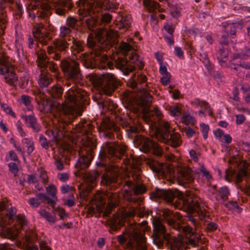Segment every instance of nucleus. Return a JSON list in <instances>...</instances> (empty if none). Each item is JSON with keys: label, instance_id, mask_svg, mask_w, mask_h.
Masks as SVG:
<instances>
[{"label": "nucleus", "instance_id": "obj_33", "mask_svg": "<svg viewBox=\"0 0 250 250\" xmlns=\"http://www.w3.org/2000/svg\"><path fill=\"white\" fill-rule=\"evenodd\" d=\"M54 164L58 170H62L64 169L63 161L64 157L61 153L56 154L54 155Z\"/></svg>", "mask_w": 250, "mask_h": 250}, {"label": "nucleus", "instance_id": "obj_12", "mask_svg": "<svg viewBox=\"0 0 250 250\" xmlns=\"http://www.w3.org/2000/svg\"><path fill=\"white\" fill-rule=\"evenodd\" d=\"M138 58L137 54L133 53L129 57V59L131 62H128L123 58H118L116 61V67L121 70L124 75H128L130 72L135 70V67L132 64V62L135 63L136 61H138Z\"/></svg>", "mask_w": 250, "mask_h": 250}, {"label": "nucleus", "instance_id": "obj_36", "mask_svg": "<svg viewBox=\"0 0 250 250\" xmlns=\"http://www.w3.org/2000/svg\"><path fill=\"white\" fill-rule=\"evenodd\" d=\"M51 81L52 79L49 77L48 74L42 72L40 75L38 83L41 87H45L50 84Z\"/></svg>", "mask_w": 250, "mask_h": 250}, {"label": "nucleus", "instance_id": "obj_26", "mask_svg": "<svg viewBox=\"0 0 250 250\" xmlns=\"http://www.w3.org/2000/svg\"><path fill=\"white\" fill-rule=\"evenodd\" d=\"M124 162L126 166H130L133 169L137 170V173L136 175L133 174V176L134 179H136L137 180H139L141 175L140 169L139 167V158H135L134 157L131 156L130 158L125 159Z\"/></svg>", "mask_w": 250, "mask_h": 250}, {"label": "nucleus", "instance_id": "obj_54", "mask_svg": "<svg viewBox=\"0 0 250 250\" xmlns=\"http://www.w3.org/2000/svg\"><path fill=\"white\" fill-rule=\"evenodd\" d=\"M85 23L88 28L92 30V28L97 24V21L94 18L89 17L85 20Z\"/></svg>", "mask_w": 250, "mask_h": 250}, {"label": "nucleus", "instance_id": "obj_64", "mask_svg": "<svg viewBox=\"0 0 250 250\" xmlns=\"http://www.w3.org/2000/svg\"><path fill=\"white\" fill-rule=\"evenodd\" d=\"M232 28H235L236 32L237 30H241L243 27V23L242 20H238L229 24Z\"/></svg>", "mask_w": 250, "mask_h": 250}, {"label": "nucleus", "instance_id": "obj_2", "mask_svg": "<svg viewBox=\"0 0 250 250\" xmlns=\"http://www.w3.org/2000/svg\"><path fill=\"white\" fill-rule=\"evenodd\" d=\"M150 229L146 221H143L141 224H131L126 228L123 234L118 236L117 240L120 244H124L126 242V236L137 245V250H145L146 240L144 234Z\"/></svg>", "mask_w": 250, "mask_h": 250}, {"label": "nucleus", "instance_id": "obj_6", "mask_svg": "<svg viewBox=\"0 0 250 250\" xmlns=\"http://www.w3.org/2000/svg\"><path fill=\"white\" fill-rule=\"evenodd\" d=\"M92 83L95 87L101 89L104 94L110 95L119 84L120 82L113 74L105 73L94 76Z\"/></svg>", "mask_w": 250, "mask_h": 250}, {"label": "nucleus", "instance_id": "obj_27", "mask_svg": "<svg viewBox=\"0 0 250 250\" xmlns=\"http://www.w3.org/2000/svg\"><path fill=\"white\" fill-rule=\"evenodd\" d=\"M93 128V125L90 122L83 120L75 126L76 132L81 133L82 134H88Z\"/></svg>", "mask_w": 250, "mask_h": 250}, {"label": "nucleus", "instance_id": "obj_32", "mask_svg": "<svg viewBox=\"0 0 250 250\" xmlns=\"http://www.w3.org/2000/svg\"><path fill=\"white\" fill-rule=\"evenodd\" d=\"M3 231L6 237L15 239L19 234V230L15 227L11 228H6L3 229Z\"/></svg>", "mask_w": 250, "mask_h": 250}, {"label": "nucleus", "instance_id": "obj_53", "mask_svg": "<svg viewBox=\"0 0 250 250\" xmlns=\"http://www.w3.org/2000/svg\"><path fill=\"white\" fill-rule=\"evenodd\" d=\"M46 192L48 194H50L53 198L56 199V192L57 188L56 187L53 185L50 184L46 188Z\"/></svg>", "mask_w": 250, "mask_h": 250}, {"label": "nucleus", "instance_id": "obj_43", "mask_svg": "<svg viewBox=\"0 0 250 250\" xmlns=\"http://www.w3.org/2000/svg\"><path fill=\"white\" fill-rule=\"evenodd\" d=\"M120 22L122 27L127 29L129 27L132 22L131 18L129 16H123L120 21Z\"/></svg>", "mask_w": 250, "mask_h": 250}, {"label": "nucleus", "instance_id": "obj_55", "mask_svg": "<svg viewBox=\"0 0 250 250\" xmlns=\"http://www.w3.org/2000/svg\"><path fill=\"white\" fill-rule=\"evenodd\" d=\"M169 112L171 116H179L181 113V109L178 106H173L170 107Z\"/></svg>", "mask_w": 250, "mask_h": 250}, {"label": "nucleus", "instance_id": "obj_37", "mask_svg": "<svg viewBox=\"0 0 250 250\" xmlns=\"http://www.w3.org/2000/svg\"><path fill=\"white\" fill-rule=\"evenodd\" d=\"M250 57V48H246L245 50L239 54H235L233 58L231 60L230 62L235 65V60L237 59H246Z\"/></svg>", "mask_w": 250, "mask_h": 250}, {"label": "nucleus", "instance_id": "obj_28", "mask_svg": "<svg viewBox=\"0 0 250 250\" xmlns=\"http://www.w3.org/2000/svg\"><path fill=\"white\" fill-rule=\"evenodd\" d=\"M37 55V62L38 66L41 68H45L49 62V60L44 50L41 49L36 52Z\"/></svg>", "mask_w": 250, "mask_h": 250}, {"label": "nucleus", "instance_id": "obj_46", "mask_svg": "<svg viewBox=\"0 0 250 250\" xmlns=\"http://www.w3.org/2000/svg\"><path fill=\"white\" fill-rule=\"evenodd\" d=\"M99 174L96 172L85 173L84 178L85 181L88 183H93L98 178Z\"/></svg>", "mask_w": 250, "mask_h": 250}, {"label": "nucleus", "instance_id": "obj_44", "mask_svg": "<svg viewBox=\"0 0 250 250\" xmlns=\"http://www.w3.org/2000/svg\"><path fill=\"white\" fill-rule=\"evenodd\" d=\"M73 46L72 48L77 51L78 52L83 51L84 48V43L81 41H77L74 38H73Z\"/></svg>", "mask_w": 250, "mask_h": 250}, {"label": "nucleus", "instance_id": "obj_31", "mask_svg": "<svg viewBox=\"0 0 250 250\" xmlns=\"http://www.w3.org/2000/svg\"><path fill=\"white\" fill-rule=\"evenodd\" d=\"M22 144L26 148V152L30 155L35 150V144L32 138H23L21 140Z\"/></svg>", "mask_w": 250, "mask_h": 250}, {"label": "nucleus", "instance_id": "obj_57", "mask_svg": "<svg viewBox=\"0 0 250 250\" xmlns=\"http://www.w3.org/2000/svg\"><path fill=\"white\" fill-rule=\"evenodd\" d=\"M62 146L63 150L70 152L74 148V143L64 141L62 143Z\"/></svg>", "mask_w": 250, "mask_h": 250}, {"label": "nucleus", "instance_id": "obj_50", "mask_svg": "<svg viewBox=\"0 0 250 250\" xmlns=\"http://www.w3.org/2000/svg\"><path fill=\"white\" fill-rule=\"evenodd\" d=\"M146 191V188L144 184H137L134 189V194L139 195L145 193Z\"/></svg>", "mask_w": 250, "mask_h": 250}, {"label": "nucleus", "instance_id": "obj_3", "mask_svg": "<svg viewBox=\"0 0 250 250\" xmlns=\"http://www.w3.org/2000/svg\"><path fill=\"white\" fill-rule=\"evenodd\" d=\"M118 36L116 30L109 29L107 31L102 28L97 29L94 41L88 40V45L93 47L91 53L96 57L101 56L104 51H106L117 42Z\"/></svg>", "mask_w": 250, "mask_h": 250}, {"label": "nucleus", "instance_id": "obj_14", "mask_svg": "<svg viewBox=\"0 0 250 250\" xmlns=\"http://www.w3.org/2000/svg\"><path fill=\"white\" fill-rule=\"evenodd\" d=\"M163 216L164 219L167 221L168 225L174 229L180 231L182 229L184 231H188L189 232H193L192 229L188 226L182 227L180 224L176 223L173 219L171 218L173 215V212L168 209H164L163 210Z\"/></svg>", "mask_w": 250, "mask_h": 250}, {"label": "nucleus", "instance_id": "obj_40", "mask_svg": "<svg viewBox=\"0 0 250 250\" xmlns=\"http://www.w3.org/2000/svg\"><path fill=\"white\" fill-rule=\"evenodd\" d=\"M153 114H154L158 118H159L161 116L162 113L158 108H155L152 113L150 114L149 113H146L145 115H143V117L144 121L147 123H149L150 122H152V120L150 117V115H153Z\"/></svg>", "mask_w": 250, "mask_h": 250}, {"label": "nucleus", "instance_id": "obj_23", "mask_svg": "<svg viewBox=\"0 0 250 250\" xmlns=\"http://www.w3.org/2000/svg\"><path fill=\"white\" fill-rule=\"evenodd\" d=\"M79 155H82V156L79 159L76 166L82 169L87 168L93 158L92 153L89 154V152H83V153H81Z\"/></svg>", "mask_w": 250, "mask_h": 250}, {"label": "nucleus", "instance_id": "obj_20", "mask_svg": "<svg viewBox=\"0 0 250 250\" xmlns=\"http://www.w3.org/2000/svg\"><path fill=\"white\" fill-rule=\"evenodd\" d=\"M109 2L108 0H82L81 2L83 6V10L90 14L94 7H103Z\"/></svg>", "mask_w": 250, "mask_h": 250}, {"label": "nucleus", "instance_id": "obj_56", "mask_svg": "<svg viewBox=\"0 0 250 250\" xmlns=\"http://www.w3.org/2000/svg\"><path fill=\"white\" fill-rule=\"evenodd\" d=\"M56 1H52L51 3L53 6L56 8V13L59 15H63L65 14V10L63 9V7H66V6H61L56 4L55 3Z\"/></svg>", "mask_w": 250, "mask_h": 250}, {"label": "nucleus", "instance_id": "obj_38", "mask_svg": "<svg viewBox=\"0 0 250 250\" xmlns=\"http://www.w3.org/2000/svg\"><path fill=\"white\" fill-rule=\"evenodd\" d=\"M50 93L54 98H59L62 96V89L61 86L55 85L52 86Z\"/></svg>", "mask_w": 250, "mask_h": 250}, {"label": "nucleus", "instance_id": "obj_48", "mask_svg": "<svg viewBox=\"0 0 250 250\" xmlns=\"http://www.w3.org/2000/svg\"><path fill=\"white\" fill-rule=\"evenodd\" d=\"M119 48L121 53L125 55L128 51L131 50L132 46L128 43L124 42L120 44Z\"/></svg>", "mask_w": 250, "mask_h": 250}, {"label": "nucleus", "instance_id": "obj_15", "mask_svg": "<svg viewBox=\"0 0 250 250\" xmlns=\"http://www.w3.org/2000/svg\"><path fill=\"white\" fill-rule=\"evenodd\" d=\"M177 179L183 185L191 183L194 179L192 169L188 167H179L177 171Z\"/></svg>", "mask_w": 250, "mask_h": 250}, {"label": "nucleus", "instance_id": "obj_58", "mask_svg": "<svg viewBox=\"0 0 250 250\" xmlns=\"http://www.w3.org/2000/svg\"><path fill=\"white\" fill-rule=\"evenodd\" d=\"M200 127L201 128V132L203 134V137L205 139H206L208 136V132L209 130V126L204 123H201L200 124Z\"/></svg>", "mask_w": 250, "mask_h": 250}, {"label": "nucleus", "instance_id": "obj_21", "mask_svg": "<svg viewBox=\"0 0 250 250\" xmlns=\"http://www.w3.org/2000/svg\"><path fill=\"white\" fill-rule=\"evenodd\" d=\"M82 147L79 150V153H83V152H89V154L92 153V152L96 147L95 140L94 138H90L89 136H83L81 140Z\"/></svg>", "mask_w": 250, "mask_h": 250}, {"label": "nucleus", "instance_id": "obj_13", "mask_svg": "<svg viewBox=\"0 0 250 250\" xmlns=\"http://www.w3.org/2000/svg\"><path fill=\"white\" fill-rule=\"evenodd\" d=\"M34 37L42 45H47L52 38L50 33L44 28L43 25L40 23L35 25L32 30Z\"/></svg>", "mask_w": 250, "mask_h": 250}, {"label": "nucleus", "instance_id": "obj_51", "mask_svg": "<svg viewBox=\"0 0 250 250\" xmlns=\"http://www.w3.org/2000/svg\"><path fill=\"white\" fill-rule=\"evenodd\" d=\"M174 197L175 194L171 190H165L163 199L168 202H171L173 201Z\"/></svg>", "mask_w": 250, "mask_h": 250}, {"label": "nucleus", "instance_id": "obj_19", "mask_svg": "<svg viewBox=\"0 0 250 250\" xmlns=\"http://www.w3.org/2000/svg\"><path fill=\"white\" fill-rule=\"evenodd\" d=\"M151 148L153 149V152L155 155L160 156L162 154V150L157 143L146 138H143L141 148L142 151L145 153H147Z\"/></svg>", "mask_w": 250, "mask_h": 250}, {"label": "nucleus", "instance_id": "obj_8", "mask_svg": "<svg viewBox=\"0 0 250 250\" xmlns=\"http://www.w3.org/2000/svg\"><path fill=\"white\" fill-rule=\"evenodd\" d=\"M152 224L153 241L157 246L160 247L163 244L164 239L168 240L170 239V234L166 233V228L159 218H153Z\"/></svg>", "mask_w": 250, "mask_h": 250}, {"label": "nucleus", "instance_id": "obj_34", "mask_svg": "<svg viewBox=\"0 0 250 250\" xmlns=\"http://www.w3.org/2000/svg\"><path fill=\"white\" fill-rule=\"evenodd\" d=\"M53 45L55 46L57 50L63 51L68 46V44L65 40L57 39L53 42Z\"/></svg>", "mask_w": 250, "mask_h": 250}, {"label": "nucleus", "instance_id": "obj_1", "mask_svg": "<svg viewBox=\"0 0 250 250\" xmlns=\"http://www.w3.org/2000/svg\"><path fill=\"white\" fill-rule=\"evenodd\" d=\"M87 93L77 87H73L68 90L65 96V100L62 105L58 103L52 104L47 103L44 108L46 112L54 113L55 112L60 114H71L78 108L79 105L83 101H86Z\"/></svg>", "mask_w": 250, "mask_h": 250}, {"label": "nucleus", "instance_id": "obj_24", "mask_svg": "<svg viewBox=\"0 0 250 250\" xmlns=\"http://www.w3.org/2000/svg\"><path fill=\"white\" fill-rule=\"evenodd\" d=\"M175 27L171 23L166 22L163 27V34L166 41L169 45L174 44L173 32Z\"/></svg>", "mask_w": 250, "mask_h": 250}, {"label": "nucleus", "instance_id": "obj_10", "mask_svg": "<svg viewBox=\"0 0 250 250\" xmlns=\"http://www.w3.org/2000/svg\"><path fill=\"white\" fill-rule=\"evenodd\" d=\"M62 69L64 74L68 78L73 79H81L82 74L79 64L75 61H63L61 63Z\"/></svg>", "mask_w": 250, "mask_h": 250}, {"label": "nucleus", "instance_id": "obj_35", "mask_svg": "<svg viewBox=\"0 0 250 250\" xmlns=\"http://www.w3.org/2000/svg\"><path fill=\"white\" fill-rule=\"evenodd\" d=\"M147 81V77L146 75L140 74L137 76L136 79H133L129 83V86L132 88H137L138 83H146Z\"/></svg>", "mask_w": 250, "mask_h": 250}, {"label": "nucleus", "instance_id": "obj_4", "mask_svg": "<svg viewBox=\"0 0 250 250\" xmlns=\"http://www.w3.org/2000/svg\"><path fill=\"white\" fill-rule=\"evenodd\" d=\"M188 217L194 227L193 229L190 227L193 232H186L181 229L180 231L185 232L187 235H189V236H187V238L182 240L177 238L173 240L170 245L171 250H187L188 245L194 247L198 244L201 237L197 230L198 224L192 216L189 215ZM188 226L190 227L189 226Z\"/></svg>", "mask_w": 250, "mask_h": 250}, {"label": "nucleus", "instance_id": "obj_41", "mask_svg": "<svg viewBox=\"0 0 250 250\" xmlns=\"http://www.w3.org/2000/svg\"><path fill=\"white\" fill-rule=\"evenodd\" d=\"M21 100L28 110L30 111L33 109V106L31 104V98L30 96L22 95L21 97Z\"/></svg>", "mask_w": 250, "mask_h": 250}, {"label": "nucleus", "instance_id": "obj_7", "mask_svg": "<svg viewBox=\"0 0 250 250\" xmlns=\"http://www.w3.org/2000/svg\"><path fill=\"white\" fill-rule=\"evenodd\" d=\"M185 208L189 211H196L201 219H204L208 215V206L199 197L187 196L182 200Z\"/></svg>", "mask_w": 250, "mask_h": 250}, {"label": "nucleus", "instance_id": "obj_47", "mask_svg": "<svg viewBox=\"0 0 250 250\" xmlns=\"http://www.w3.org/2000/svg\"><path fill=\"white\" fill-rule=\"evenodd\" d=\"M43 200V198L39 197V193L37 197L30 198L28 201L29 205L33 208H37L41 204V201Z\"/></svg>", "mask_w": 250, "mask_h": 250}, {"label": "nucleus", "instance_id": "obj_22", "mask_svg": "<svg viewBox=\"0 0 250 250\" xmlns=\"http://www.w3.org/2000/svg\"><path fill=\"white\" fill-rule=\"evenodd\" d=\"M140 93L139 99L136 102L137 104L142 106L149 107L152 103V96L144 88L140 89Z\"/></svg>", "mask_w": 250, "mask_h": 250}, {"label": "nucleus", "instance_id": "obj_60", "mask_svg": "<svg viewBox=\"0 0 250 250\" xmlns=\"http://www.w3.org/2000/svg\"><path fill=\"white\" fill-rule=\"evenodd\" d=\"M230 24H232V22H230L229 21H227L226 22H224L222 23V26L225 29H229V33L232 35H236V30L235 28H232Z\"/></svg>", "mask_w": 250, "mask_h": 250}, {"label": "nucleus", "instance_id": "obj_5", "mask_svg": "<svg viewBox=\"0 0 250 250\" xmlns=\"http://www.w3.org/2000/svg\"><path fill=\"white\" fill-rule=\"evenodd\" d=\"M169 125L167 122L163 121L161 122L152 137L153 139L167 143L173 147H178L182 144L181 135L178 133H174L170 135V139H168Z\"/></svg>", "mask_w": 250, "mask_h": 250}, {"label": "nucleus", "instance_id": "obj_30", "mask_svg": "<svg viewBox=\"0 0 250 250\" xmlns=\"http://www.w3.org/2000/svg\"><path fill=\"white\" fill-rule=\"evenodd\" d=\"M143 3L144 6L150 12L156 10L159 12H163L164 11L163 8L160 7L159 4L156 1H151L150 0H144Z\"/></svg>", "mask_w": 250, "mask_h": 250}, {"label": "nucleus", "instance_id": "obj_29", "mask_svg": "<svg viewBox=\"0 0 250 250\" xmlns=\"http://www.w3.org/2000/svg\"><path fill=\"white\" fill-rule=\"evenodd\" d=\"M229 194V192L228 188L223 187L216 192L215 197L217 201L223 203L228 199Z\"/></svg>", "mask_w": 250, "mask_h": 250}, {"label": "nucleus", "instance_id": "obj_42", "mask_svg": "<svg viewBox=\"0 0 250 250\" xmlns=\"http://www.w3.org/2000/svg\"><path fill=\"white\" fill-rule=\"evenodd\" d=\"M39 212L41 216L45 218L47 221L51 223H54L55 222V216H52L51 214L45 209H41L39 210Z\"/></svg>", "mask_w": 250, "mask_h": 250}, {"label": "nucleus", "instance_id": "obj_17", "mask_svg": "<svg viewBox=\"0 0 250 250\" xmlns=\"http://www.w3.org/2000/svg\"><path fill=\"white\" fill-rule=\"evenodd\" d=\"M62 123H59V125H55L52 129H49L45 131V134L47 135L52 142L59 143L64 137V134Z\"/></svg>", "mask_w": 250, "mask_h": 250}, {"label": "nucleus", "instance_id": "obj_45", "mask_svg": "<svg viewBox=\"0 0 250 250\" xmlns=\"http://www.w3.org/2000/svg\"><path fill=\"white\" fill-rule=\"evenodd\" d=\"M228 56V51L227 49L225 48H221L218 51V59L221 63H225L226 62V59ZM221 65H223L221 63Z\"/></svg>", "mask_w": 250, "mask_h": 250}, {"label": "nucleus", "instance_id": "obj_59", "mask_svg": "<svg viewBox=\"0 0 250 250\" xmlns=\"http://www.w3.org/2000/svg\"><path fill=\"white\" fill-rule=\"evenodd\" d=\"M39 142L41 145V146L46 149H47L49 147L48 142L46 139V138L42 134H41L39 137Z\"/></svg>", "mask_w": 250, "mask_h": 250}, {"label": "nucleus", "instance_id": "obj_25", "mask_svg": "<svg viewBox=\"0 0 250 250\" xmlns=\"http://www.w3.org/2000/svg\"><path fill=\"white\" fill-rule=\"evenodd\" d=\"M26 125L31 127L35 132H39L41 130V126L37 122L36 118L33 115H24L22 116Z\"/></svg>", "mask_w": 250, "mask_h": 250}, {"label": "nucleus", "instance_id": "obj_49", "mask_svg": "<svg viewBox=\"0 0 250 250\" xmlns=\"http://www.w3.org/2000/svg\"><path fill=\"white\" fill-rule=\"evenodd\" d=\"M1 107L6 114L11 116L14 118H16L17 115L16 113L13 111L12 108L7 104H1Z\"/></svg>", "mask_w": 250, "mask_h": 250}, {"label": "nucleus", "instance_id": "obj_18", "mask_svg": "<svg viewBox=\"0 0 250 250\" xmlns=\"http://www.w3.org/2000/svg\"><path fill=\"white\" fill-rule=\"evenodd\" d=\"M0 74L3 76L4 81L9 85H15L18 78L11 67H0Z\"/></svg>", "mask_w": 250, "mask_h": 250}, {"label": "nucleus", "instance_id": "obj_62", "mask_svg": "<svg viewBox=\"0 0 250 250\" xmlns=\"http://www.w3.org/2000/svg\"><path fill=\"white\" fill-rule=\"evenodd\" d=\"M165 190L156 189L155 191L151 193V197L156 198H163L164 194H165Z\"/></svg>", "mask_w": 250, "mask_h": 250}, {"label": "nucleus", "instance_id": "obj_63", "mask_svg": "<svg viewBox=\"0 0 250 250\" xmlns=\"http://www.w3.org/2000/svg\"><path fill=\"white\" fill-rule=\"evenodd\" d=\"M77 23V21L73 17H69L66 19V24L69 28H74Z\"/></svg>", "mask_w": 250, "mask_h": 250}, {"label": "nucleus", "instance_id": "obj_11", "mask_svg": "<svg viewBox=\"0 0 250 250\" xmlns=\"http://www.w3.org/2000/svg\"><path fill=\"white\" fill-rule=\"evenodd\" d=\"M99 130L103 132L104 135L111 138L113 131L117 133V137L121 139V135L119 134L120 128L114 123L112 119L109 117L103 118L99 126Z\"/></svg>", "mask_w": 250, "mask_h": 250}, {"label": "nucleus", "instance_id": "obj_52", "mask_svg": "<svg viewBox=\"0 0 250 250\" xmlns=\"http://www.w3.org/2000/svg\"><path fill=\"white\" fill-rule=\"evenodd\" d=\"M60 32L59 36L61 38H64L68 36L71 32V30L70 28L65 26H62L60 27Z\"/></svg>", "mask_w": 250, "mask_h": 250}, {"label": "nucleus", "instance_id": "obj_39", "mask_svg": "<svg viewBox=\"0 0 250 250\" xmlns=\"http://www.w3.org/2000/svg\"><path fill=\"white\" fill-rule=\"evenodd\" d=\"M199 168L195 172L196 173L199 174L201 173L203 177H205L208 181L211 179L212 177L209 172L207 169L203 164H200Z\"/></svg>", "mask_w": 250, "mask_h": 250}, {"label": "nucleus", "instance_id": "obj_16", "mask_svg": "<svg viewBox=\"0 0 250 250\" xmlns=\"http://www.w3.org/2000/svg\"><path fill=\"white\" fill-rule=\"evenodd\" d=\"M108 148V154L111 156L116 158L117 159H120L126 150L127 146L124 144H118L117 143H107L106 144Z\"/></svg>", "mask_w": 250, "mask_h": 250}, {"label": "nucleus", "instance_id": "obj_61", "mask_svg": "<svg viewBox=\"0 0 250 250\" xmlns=\"http://www.w3.org/2000/svg\"><path fill=\"white\" fill-rule=\"evenodd\" d=\"M56 4L61 6H67L68 9H70L72 7L71 0H58L55 3Z\"/></svg>", "mask_w": 250, "mask_h": 250}, {"label": "nucleus", "instance_id": "obj_9", "mask_svg": "<svg viewBox=\"0 0 250 250\" xmlns=\"http://www.w3.org/2000/svg\"><path fill=\"white\" fill-rule=\"evenodd\" d=\"M105 194L97 192L86 208V217H92L96 212L101 213L105 203Z\"/></svg>", "mask_w": 250, "mask_h": 250}]
</instances>
